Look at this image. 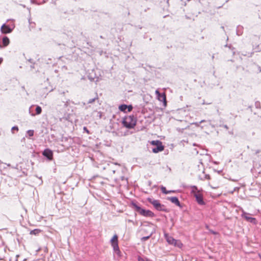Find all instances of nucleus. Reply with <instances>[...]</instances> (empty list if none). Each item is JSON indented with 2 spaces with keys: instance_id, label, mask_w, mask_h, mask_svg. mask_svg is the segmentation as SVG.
Here are the masks:
<instances>
[{
  "instance_id": "cd10ccee",
  "label": "nucleus",
  "mask_w": 261,
  "mask_h": 261,
  "mask_svg": "<svg viewBox=\"0 0 261 261\" xmlns=\"http://www.w3.org/2000/svg\"><path fill=\"white\" fill-rule=\"evenodd\" d=\"M14 130L18 131V127L17 126H14L12 127V128H11V131H12V132L13 133V131Z\"/></svg>"
},
{
  "instance_id": "dca6fc26",
  "label": "nucleus",
  "mask_w": 261,
  "mask_h": 261,
  "mask_svg": "<svg viewBox=\"0 0 261 261\" xmlns=\"http://www.w3.org/2000/svg\"><path fill=\"white\" fill-rule=\"evenodd\" d=\"M41 230L39 229H35L30 231V234L32 235H38L40 232H41Z\"/></svg>"
},
{
  "instance_id": "7ed1b4c3",
  "label": "nucleus",
  "mask_w": 261,
  "mask_h": 261,
  "mask_svg": "<svg viewBox=\"0 0 261 261\" xmlns=\"http://www.w3.org/2000/svg\"><path fill=\"white\" fill-rule=\"evenodd\" d=\"M164 238L168 243L170 245H173L179 248H181L183 246V244L180 241L175 240L172 237L169 236V234L166 233H164Z\"/></svg>"
},
{
  "instance_id": "5701e85b",
  "label": "nucleus",
  "mask_w": 261,
  "mask_h": 261,
  "mask_svg": "<svg viewBox=\"0 0 261 261\" xmlns=\"http://www.w3.org/2000/svg\"><path fill=\"white\" fill-rule=\"evenodd\" d=\"M34 130H29L27 131V134L29 137H32L34 135Z\"/></svg>"
},
{
  "instance_id": "e433bc0d",
  "label": "nucleus",
  "mask_w": 261,
  "mask_h": 261,
  "mask_svg": "<svg viewBox=\"0 0 261 261\" xmlns=\"http://www.w3.org/2000/svg\"><path fill=\"white\" fill-rule=\"evenodd\" d=\"M221 28H222L223 30H224V27H223V26L221 27Z\"/></svg>"
},
{
  "instance_id": "2f4dec72",
  "label": "nucleus",
  "mask_w": 261,
  "mask_h": 261,
  "mask_svg": "<svg viewBox=\"0 0 261 261\" xmlns=\"http://www.w3.org/2000/svg\"><path fill=\"white\" fill-rule=\"evenodd\" d=\"M259 152H260V150H256L255 151V154H257V153H259Z\"/></svg>"
},
{
  "instance_id": "7c9ffc66",
  "label": "nucleus",
  "mask_w": 261,
  "mask_h": 261,
  "mask_svg": "<svg viewBox=\"0 0 261 261\" xmlns=\"http://www.w3.org/2000/svg\"><path fill=\"white\" fill-rule=\"evenodd\" d=\"M223 127L225 128H226V129H228V127L227 125H223Z\"/></svg>"
},
{
  "instance_id": "f03ea898",
  "label": "nucleus",
  "mask_w": 261,
  "mask_h": 261,
  "mask_svg": "<svg viewBox=\"0 0 261 261\" xmlns=\"http://www.w3.org/2000/svg\"><path fill=\"white\" fill-rule=\"evenodd\" d=\"M132 205L135 209V211L143 216L147 217H153L154 216V213L151 211L143 209L137 205L136 203L132 202Z\"/></svg>"
},
{
  "instance_id": "0eeeda50",
  "label": "nucleus",
  "mask_w": 261,
  "mask_h": 261,
  "mask_svg": "<svg viewBox=\"0 0 261 261\" xmlns=\"http://www.w3.org/2000/svg\"><path fill=\"white\" fill-rule=\"evenodd\" d=\"M250 214L247 213L244 211L242 212V214L241 216L242 218H244L246 219V221L249 222L253 224H256L257 223V221L255 218H253L250 216Z\"/></svg>"
},
{
  "instance_id": "a878e982",
  "label": "nucleus",
  "mask_w": 261,
  "mask_h": 261,
  "mask_svg": "<svg viewBox=\"0 0 261 261\" xmlns=\"http://www.w3.org/2000/svg\"><path fill=\"white\" fill-rule=\"evenodd\" d=\"M257 161L258 162V164H259V166L261 167V154L260 155H258L257 156Z\"/></svg>"
},
{
  "instance_id": "20e7f679",
  "label": "nucleus",
  "mask_w": 261,
  "mask_h": 261,
  "mask_svg": "<svg viewBox=\"0 0 261 261\" xmlns=\"http://www.w3.org/2000/svg\"><path fill=\"white\" fill-rule=\"evenodd\" d=\"M148 201L149 203L152 204L154 207L159 211H162V212H167V209L165 207V206L163 204H162L159 200H155L149 198Z\"/></svg>"
},
{
  "instance_id": "39448f33",
  "label": "nucleus",
  "mask_w": 261,
  "mask_h": 261,
  "mask_svg": "<svg viewBox=\"0 0 261 261\" xmlns=\"http://www.w3.org/2000/svg\"><path fill=\"white\" fill-rule=\"evenodd\" d=\"M111 245L114 251L118 255H120V251L118 246V236L115 234L111 240Z\"/></svg>"
},
{
  "instance_id": "6ab92c4d",
  "label": "nucleus",
  "mask_w": 261,
  "mask_h": 261,
  "mask_svg": "<svg viewBox=\"0 0 261 261\" xmlns=\"http://www.w3.org/2000/svg\"><path fill=\"white\" fill-rule=\"evenodd\" d=\"M96 100H98V97L97 94H96L95 97H94L93 98L90 99L88 101V104L92 103Z\"/></svg>"
},
{
  "instance_id": "b1692460",
  "label": "nucleus",
  "mask_w": 261,
  "mask_h": 261,
  "mask_svg": "<svg viewBox=\"0 0 261 261\" xmlns=\"http://www.w3.org/2000/svg\"><path fill=\"white\" fill-rule=\"evenodd\" d=\"M242 29V27H238L237 31V34L238 35L240 36V35H242V32L239 31L240 29Z\"/></svg>"
},
{
  "instance_id": "423d86ee",
  "label": "nucleus",
  "mask_w": 261,
  "mask_h": 261,
  "mask_svg": "<svg viewBox=\"0 0 261 261\" xmlns=\"http://www.w3.org/2000/svg\"><path fill=\"white\" fill-rule=\"evenodd\" d=\"M109 168L108 169L109 174L111 175L114 174L120 168V165L117 163H111L109 164Z\"/></svg>"
},
{
  "instance_id": "c756f323",
  "label": "nucleus",
  "mask_w": 261,
  "mask_h": 261,
  "mask_svg": "<svg viewBox=\"0 0 261 261\" xmlns=\"http://www.w3.org/2000/svg\"><path fill=\"white\" fill-rule=\"evenodd\" d=\"M205 178L206 179H210V176L208 174H206L205 175Z\"/></svg>"
},
{
  "instance_id": "9b49d317",
  "label": "nucleus",
  "mask_w": 261,
  "mask_h": 261,
  "mask_svg": "<svg viewBox=\"0 0 261 261\" xmlns=\"http://www.w3.org/2000/svg\"><path fill=\"white\" fill-rule=\"evenodd\" d=\"M164 147L162 145V143L161 141V143H159L156 145V147L152 148V152L154 153H158L159 152L162 151L164 150Z\"/></svg>"
},
{
  "instance_id": "72a5a7b5",
  "label": "nucleus",
  "mask_w": 261,
  "mask_h": 261,
  "mask_svg": "<svg viewBox=\"0 0 261 261\" xmlns=\"http://www.w3.org/2000/svg\"><path fill=\"white\" fill-rule=\"evenodd\" d=\"M121 180H123L124 179V176H121Z\"/></svg>"
},
{
  "instance_id": "ddd939ff",
  "label": "nucleus",
  "mask_w": 261,
  "mask_h": 261,
  "mask_svg": "<svg viewBox=\"0 0 261 261\" xmlns=\"http://www.w3.org/2000/svg\"><path fill=\"white\" fill-rule=\"evenodd\" d=\"M155 93L158 97V99L160 101H164L166 102V95L164 93H161L158 90L155 91Z\"/></svg>"
},
{
  "instance_id": "412c9836",
  "label": "nucleus",
  "mask_w": 261,
  "mask_h": 261,
  "mask_svg": "<svg viewBox=\"0 0 261 261\" xmlns=\"http://www.w3.org/2000/svg\"><path fill=\"white\" fill-rule=\"evenodd\" d=\"M152 233H151L149 236H146V237H143L141 238V241H145L146 240H147L148 239H149L150 237L152 236Z\"/></svg>"
},
{
  "instance_id": "9d476101",
  "label": "nucleus",
  "mask_w": 261,
  "mask_h": 261,
  "mask_svg": "<svg viewBox=\"0 0 261 261\" xmlns=\"http://www.w3.org/2000/svg\"><path fill=\"white\" fill-rule=\"evenodd\" d=\"M194 196L196 198L197 202L200 205H204L205 202L203 199V196L200 193H195Z\"/></svg>"
},
{
  "instance_id": "aec40b11",
  "label": "nucleus",
  "mask_w": 261,
  "mask_h": 261,
  "mask_svg": "<svg viewBox=\"0 0 261 261\" xmlns=\"http://www.w3.org/2000/svg\"><path fill=\"white\" fill-rule=\"evenodd\" d=\"M36 114L37 115H39L42 112V109L40 106H37L36 108Z\"/></svg>"
},
{
  "instance_id": "a211bd4d",
  "label": "nucleus",
  "mask_w": 261,
  "mask_h": 261,
  "mask_svg": "<svg viewBox=\"0 0 261 261\" xmlns=\"http://www.w3.org/2000/svg\"><path fill=\"white\" fill-rule=\"evenodd\" d=\"M161 190L162 193H164L165 194H169V193H170L171 192H173V191L166 190V188L165 187H163V186H162V187L161 188Z\"/></svg>"
},
{
  "instance_id": "4be33fe9",
  "label": "nucleus",
  "mask_w": 261,
  "mask_h": 261,
  "mask_svg": "<svg viewBox=\"0 0 261 261\" xmlns=\"http://www.w3.org/2000/svg\"><path fill=\"white\" fill-rule=\"evenodd\" d=\"M151 144L153 145H157L158 144L161 143V141L159 140H153L150 142Z\"/></svg>"
},
{
  "instance_id": "f3484780",
  "label": "nucleus",
  "mask_w": 261,
  "mask_h": 261,
  "mask_svg": "<svg viewBox=\"0 0 261 261\" xmlns=\"http://www.w3.org/2000/svg\"><path fill=\"white\" fill-rule=\"evenodd\" d=\"M190 188L192 189L191 193L193 194L194 195L195 193H198V192H197V191H198V189H197V187L196 186H191Z\"/></svg>"
},
{
  "instance_id": "393cba45",
  "label": "nucleus",
  "mask_w": 261,
  "mask_h": 261,
  "mask_svg": "<svg viewBox=\"0 0 261 261\" xmlns=\"http://www.w3.org/2000/svg\"><path fill=\"white\" fill-rule=\"evenodd\" d=\"M255 107L257 109H260V103L259 101H256L255 102Z\"/></svg>"
},
{
  "instance_id": "bb28decb",
  "label": "nucleus",
  "mask_w": 261,
  "mask_h": 261,
  "mask_svg": "<svg viewBox=\"0 0 261 261\" xmlns=\"http://www.w3.org/2000/svg\"><path fill=\"white\" fill-rule=\"evenodd\" d=\"M128 107H127V112H130L133 110V106L132 105L127 106Z\"/></svg>"
},
{
  "instance_id": "c85d7f7f",
  "label": "nucleus",
  "mask_w": 261,
  "mask_h": 261,
  "mask_svg": "<svg viewBox=\"0 0 261 261\" xmlns=\"http://www.w3.org/2000/svg\"><path fill=\"white\" fill-rule=\"evenodd\" d=\"M205 122V120H201V121H200L199 123H197H197H195V124L196 125H197V126H198L199 123H202V122Z\"/></svg>"
},
{
  "instance_id": "1a4fd4ad",
  "label": "nucleus",
  "mask_w": 261,
  "mask_h": 261,
  "mask_svg": "<svg viewBox=\"0 0 261 261\" xmlns=\"http://www.w3.org/2000/svg\"><path fill=\"white\" fill-rule=\"evenodd\" d=\"M42 154L43 156L46 157L48 160L50 161L53 160V152L50 149L48 148L44 149L42 152Z\"/></svg>"
},
{
  "instance_id": "f257e3e1",
  "label": "nucleus",
  "mask_w": 261,
  "mask_h": 261,
  "mask_svg": "<svg viewBox=\"0 0 261 261\" xmlns=\"http://www.w3.org/2000/svg\"><path fill=\"white\" fill-rule=\"evenodd\" d=\"M122 124L127 128H133L136 124V119L134 115L125 117L122 120Z\"/></svg>"
},
{
  "instance_id": "58836bf2",
  "label": "nucleus",
  "mask_w": 261,
  "mask_h": 261,
  "mask_svg": "<svg viewBox=\"0 0 261 261\" xmlns=\"http://www.w3.org/2000/svg\"><path fill=\"white\" fill-rule=\"evenodd\" d=\"M100 37L101 38H103V37H102V36H100Z\"/></svg>"
},
{
  "instance_id": "c9c22d12",
  "label": "nucleus",
  "mask_w": 261,
  "mask_h": 261,
  "mask_svg": "<svg viewBox=\"0 0 261 261\" xmlns=\"http://www.w3.org/2000/svg\"><path fill=\"white\" fill-rule=\"evenodd\" d=\"M259 72L261 71V68L260 67H259Z\"/></svg>"
},
{
  "instance_id": "f704fd0d",
  "label": "nucleus",
  "mask_w": 261,
  "mask_h": 261,
  "mask_svg": "<svg viewBox=\"0 0 261 261\" xmlns=\"http://www.w3.org/2000/svg\"><path fill=\"white\" fill-rule=\"evenodd\" d=\"M2 61H3V60H2V58H0V64L2 63Z\"/></svg>"
},
{
  "instance_id": "6e6552de",
  "label": "nucleus",
  "mask_w": 261,
  "mask_h": 261,
  "mask_svg": "<svg viewBox=\"0 0 261 261\" xmlns=\"http://www.w3.org/2000/svg\"><path fill=\"white\" fill-rule=\"evenodd\" d=\"M14 27L11 28L9 25H6L5 23L3 24L1 28V31L2 34H8L12 32Z\"/></svg>"
},
{
  "instance_id": "f8f14e48",
  "label": "nucleus",
  "mask_w": 261,
  "mask_h": 261,
  "mask_svg": "<svg viewBox=\"0 0 261 261\" xmlns=\"http://www.w3.org/2000/svg\"><path fill=\"white\" fill-rule=\"evenodd\" d=\"M167 199L170 200L172 203H174L176 205L181 207L180 203L176 197H168Z\"/></svg>"
},
{
  "instance_id": "473e14b6",
  "label": "nucleus",
  "mask_w": 261,
  "mask_h": 261,
  "mask_svg": "<svg viewBox=\"0 0 261 261\" xmlns=\"http://www.w3.org/2000/svg\"><path fill=\"white\" fill-rule=\"evenodd\" d=\"M84 129L88 133H89V130L87 129V128L86 127H84Z\"/></svg>"
},
{
  "instance_id": "4c0bfd02",
  "label": "nucleus",
  "mask_w": 261,
  "mask_h": 261,
  "mask_svg": "<svg viewBox=\"0 0 261 261\" xmlns=\"http://www.w3.org/2000/svg\"><path fill=\"white\" fill-rule=\"evenodd\" d=\"M213 233L215 234V233H216V232H214V231H213Z\"/></svg>"
},
{
  "instance_id": "4468645a",
  "label": "nucleus",
  "mask_w": 261,
  "mask_h": 261,
  "mask_svg": "<svg viewBox=\"0 0 261 261\" xmlns=\"http://www.w3.org/2000/svg\"><path fill=\"white\" fill-rule=\"evenodd\" d=\"M3 47L8 46L10 43L9 39L7 36H4L2 39ZM3 46L0 44V48H2Z\"/></svg>"
},
{
  "instance_id": "2eb2a0df",
  "label": "nucleus",
  "mask_w": 261,
  "mask_h": 261,
  "mask_svg": "<svg viewBox=\"0 0 261 261\" xmlns=\"http://www.w3.org/2000/svg\"><path fill=\"white\" fill-rule=\"evenodd\" d=\"M127 105L123 104L119 106V109L120 111L126 112V110L127 109Z\"/></svg>"
}]
</instances>
